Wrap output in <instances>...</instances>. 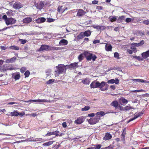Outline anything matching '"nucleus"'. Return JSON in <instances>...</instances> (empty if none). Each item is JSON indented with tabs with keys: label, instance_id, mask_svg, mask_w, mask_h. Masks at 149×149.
I'll list each match as a JSON object with an SVG mask.
<instances>
[{
	"label": "nucleus",
	"instance_id": "f257e3e1",
	"mask_svg": "<svg viewBox=\"0 0 149 149\" xmlns=\"http://www.w3.org/2000/svg\"><path fill=\"white\" fill-rule=\"evenodd\" d=\"M56 70L55 71V76H58L60 74L66 70L65 66L64 65L59 64L56 67Z\"/></svg>",
	"mask_w": 149,
	"mask_h": 149
},
{
	"label": "nucleus",
	"instance_id": "f03ea898",
	"mask_svg": "<svg viewBox=\"0 0 149 149\" xmlns=\"http://www.w3.org/2000/svg\"><path fill=\"white\" fill-rule=\"evenodd\" d=\"M106 82L102 81L101 83L98 81H94L91 84L90 86L91 88H102L106 84Z\"/></svg>",
	"mask_w": 149,
	"mask_h": 149
},
{
	"label": "nucleus",
	"instance_id": "7ed1b4c3",
	"mask_svg": "<svg viewBox=\"0 0 149 149\" xmlns=\"http://www.w3.org/2000/svg\"><path fill=\"white\" fill-rule=\"evenodd\" d=\"M83 54L85 56L86 60L88 61H91V60L93 61H95L97 58V57L95 55L88 51L84 52L83 53Z\"/></svg>",
	"mask_w": 149,
	"mask_h": 149
},
{
	"label": "nucleus",
	"instance_id": "20e7f679",
	"mask_svg": "<svg viewBox=\"0 0 149 149\" xmlns=\"http://www.w3.org/2000/svg\"><path fill=\"white\" fill-rule=\"evenodd\" d=\"M100 119V118L99 116H96L94 118H90L88 120V122L90 124H95L98 123Z\"/></svg>",
	"mask_w": 149,
	"mask_h": 149
},
{
	"label": "nucleus",
	"instance_id": "39448f33",
	"mask_svg": "<svg viewBox=\"0 0 149 149\" xmlns=\"http://www.w3.org/2000/svg\"><path fill=\"white\" fill-rule=\"evenodd\" d=\"M50 46L47 45H42L38 51L41 52L42 51H47L50 50Z\"/></svg>",
	"mask_w": 149,
	"mask_h": 149
},
{
	"label": "nucleus",
	"instance_id": "423d86ee",
	"mask_svg": "<svg viewBox=\"0 0 149 149\" xmlns=\"http://www.w3.org/2000/svg\"><path fill=\"white\" fill-rule=\"evenodd\" d=\"M16 20L15 19L12 17L8 18L6 20L5 22L7 25L13 24L16 22Z\"/></svg>",
	"mask_w": 149,
	"mask_h": 149
},
{
	"label": "nucleus",
	"instance_id": "0eeeda50",
	"mask_svg": "<svg viewBox=\"0 0 149 149\" xmlns=\"http://www.w3.org/2000/svg\"><path fill=\"white\" fill-rule=\"evenodd\" d=\"M67 8L64 6H59L58 7L57 9L58 13L62 14L65 10H67Z\"/></svg>",
	"mask_w": 149,
	"mask_h": 149
},
{
	"label": "nucleus",
	"instance_id": "6e6552de",
	"mask_svg": "<svg viewBox=\"0 0 149 149\" xmlns=\"http://www.w3.org/2000/svg\"><path fill=\"white\" fill-rule=\"evenodd\" d=\"M35 5L37 9L40 10L44 6V2L42 1H40L35 3Z\"/></svg>",
	"mask_w": 149,
	"mask_h": 149
},
{
	"label": "nucleus",
	"instance_id": "1a4fd4ad",
	"mask_svg": "<svg viewBox=\"0 0 149 149\" xmlns=\"http://www.w3.org/2000/svg\"><path fill=\"white\" fill-rule=\"evenodd\" d=\"M13 8L17 10L23 7L22 4L20 2H16L14 3L13 5Z\"/></svg>",
	"mask_w": 149,
	"mask_h": 149
},
{
	"label": "nucleus",
	"instance_id": "9d476101",
	"mask_svg": "<svg viewBox=\"0 0 149 149\" xmlns=\"http://www.w3.org/2000/svg\"><path fill=\"white\" fill-rule=\"evenodd\" d=\"M85 119V117L83 116H81L76 120L74 123L78 124H81L84 121Z\"/></svg>",
	"mask_w": 149,
	"mask_h": 149
},
{
	"label": "nucleus",
	"instance_id": "9b49d317",
	"mask_svg": "<svg viewBox=\"0 0 149 149\" xmlns=\"http://www.w3.org/2000/svg\"><path fill=\"white\" fill-rule=\"evenodd\" d=\"M35 102L37 103H40V102H48V101L45 99H38V100H31L29 101H26V102Z\"/></svg>",
	"mask_w": 149,
	"mask_h": 149
},
{
	"label": "nucleus",
	"instance_id": "f8f14e48",
	"mask_svg": "<svg viewBox=\"0 0 149 149\" xmlns=\"http://www.w3.org/2000/svg\"><path fill=\"white\" fill-rule=\"evenodd\" d=\"M86 13V12L84 10L81 9H78L77 15L79 17H80L84 15Z\"/></svg>",
	"mask_w": 149,
	"mask_h": 149
},
{
	"label": "nucleus",
	"instance_id": "ddd939ff",
	"mask_svg": "<svg viewBox=\"0 0 149 149\" xmlns=\"http://www.w3.org/2000/svg\"><path fill=\"white\" fill-rule=\"evenodd\" d=\"M78 62H74L68 65H66V66L70 69H74L78 67Z\"/></svg>",
	"mask_w": 149,
	"mask_h": 149
},
{
	"label": "nucleus",
	"instance_id": "4468645a",
	"mask_svg": "<svg viewBox=\"0 0 149 149\" xmlns=\"http://www.w3.org/2000/svg\"><path fill=\"white\" fill-rule=\"evenodd\" d=\"M119 82V80L118 79H116V80L113 79H111L108 80L107 83L108 84H113L115 83L116 84H118Z\"/></svg>",
	"mask_w": 149,
	"mask_h": 149
},
{
	"label": "nucleus",
	"instance_id": "2eb2a0df",
	"mask_svg": "<svg viewBox=\"0 0 149 149\" xmlns=\"http://www.w3.org/2000/svg\"><path fill=\"white\" fill-rule=\"evenodd\" d=\"M46 19L45 18L41 17L38 18L37 19H36L35 21L36 23L40 24L46 21Z\"/></svg>",
	"mask_w": 149,
	"mask_h": 149
},
{
	"label": "nucleus",
	"instance_id": "dca6fc26",
	"mask_svg": "<svg viewBox=\"0 0 149 149\" xmlns=\"http://www.w3.org/2000/svg\"><path fill=\"white\" fill-rule=\"evenodd\" d=\"M142 58H143V60L144 59L146 58L149 56V50L142 53L141 54Z\"/></svg>",
	"mask_w": 149,
	"mask_h": 149
},
{
	"label": "nucleus",
	"instance_id": "f3484780",
	"mask_svg": "<svg viewBox=\"0 0 149 149\" xmlns=\"http://www.w3.org/2000/svg\"><path fill=\"white\" fill-rule=\"evenodd\" d=\"M112 137V136L109 133L107 132L103 138V140H108L111 139Z\"/></svg>",
	"mask_w": 149,
	"mask_h": 149
},
{
	"label": "nucleus",
	"instance_id": "a211bd4d",
	"mask_svg": "<svg viewBox=\"0 0 149 149\" xmlns=\"http://www.w3.org/2000/svg\"><path fill=\"white\" fill-rule=\"evenodd\" d=\"M32 21V19L30 17H27L25 18L23 20V22L24 23H28Z\"/></svg>",
	"mask_w": 149,
	"mask_h": 149
},
{
	"label": "nucleus",
	"instance_id": "6ab92c4d",
	"mask_svg": "<svg viewBox=\"0 0 149 149\" xmlns=\"http://www.w3.org/2000/svg\"><path fill=\"white\" fill-rule=\"evenodd\" d=\"M84 36L88 37L91 34V32L90 30L86 31L84 32H82Z\"/></svg>",
	"mask_w": 149,
	"mask_h": 149
},
{
	"label": "nucleus",
	"instance_id": "aec40b11",
	"mask_svg": "<svg viewBox=\"0 0 149 149\" xmlns=\"http://www.w3.org/2000/svg\"><path fill=\"white\" fill-rule=\"evenodd\" d=\"M111 105L114 107L115 109H117L118 108V103L117 101H114L111 103Z\"/></svg>",
	"mask_w": 149,
	"mask_h": 149
},
{
	"label": "nucleus",
	"instance_id": "412c9836",
	"mask_svg": "<svg viewBox=\"0 0 149 149\" xmlns=\"http://www.w3.org/2000/svg\"><path fill=\"white\" fill-rule=\"evenodd\" d=\"M125 16L124 15H122L121 17H119L117 19V22L118 23H120L123 22L125 20Z\"/></svg>",
	"mask_w": 149,
	"mask_h": 149
},
{
	"label": "nucleus",
	"instance_id": "4be33fe9",
	"mask_svg": "<svg viewBox=\"0 0 149 149\" xmlns=\"http://www.w3.org/2000/svg\"><path fill=\"white\" fill-rule=\"evenodd\" d=\"M112 48V46L110 44H106L105 45V49L107 51H111Z\"/></svg>",
	"mask_w": 149,
	"mask_h": 149
},
{
	"label": "nucleus",
	"instance_id": "5701e85b",
	"mask_svg": "<svg viewBox=\"0 0 149 149\" xmlns=\"http://www.w3.org/2000/svg\"><path fill=\"white\" fill-rule=\"evenodd\" d=\"M104 115L105 113L103 111L98 112L95 113V115L97 116H99V117H102L104 116Z\"/></svg>",
	"mask_w": 149,
	"mask_h": 149
},
{
	"label": "nucleus",
	"instance_id": "b1692460",
	"mask_svg": "<svg viewBox=\"0 0 149 149\" xmlns=\"http://www.w3.org/2000/svg\"><path fill=\"white\" fill-rule=\"evenodd\" d=\"M68 42L67 40L64 39H62L60 41L59 44L61 45V44H63L64 45H66L68 44Z\"/></svg>",
	"mask_w": 149,
	"mask_h": 149
},
{
	"label": "nucleus",
	"instance_id": "393cba45",
	"mask_svg": "<svg viewBox=\"0 0 149 149\" xmlns=\"http://www.w3.org/2000/svg\"><path fill=\"white\" fill-rule=\"evenodd\" d=\"M84 37L83 33L81 32L77 36L76 39L77 40H80L83 38Z\"/></svg>",
	"mask_w": 149,
	"mask_h": 149
},
{
	"label": "nucleus",
	"instance_id": "a878e982",
	"mask_svg": "<svg viewBox=\"0 0 149 149\" xmlns=\"http://www.w3.org/2000/svg\"><path fill=\"white\" fill-rule=\"evenodd\" d=\"M109 19L110 21L111 22H113L115 21L116 20H117V16H114L113 17H110Z\"/></svg>",
	"mask_w": 149,
	"mask_h": 149
},
{
	"label": "nucleus",
	"instance_id": "bb28decb",
	"mask_svg": "<svg viewBox=\"0 0 149 149\" xmlns=\"http://www.w3.org/2000/svg\"><path fill=\"white\" fill-rule=\"evenodd\" d=\"M19 115V112L17 111H14L11 112V116H17Z\"/></svg>",
	"mask_w": 149,
	"mask_h": 149
},
{
	"label": "nucleus",
	"instance_id": "cd10ccee",
	"mask_svg": "<svg viewBox=\"0 0 149 149\" xmlns=\"http://www.w3.org/2000/svg\"><path fill=\"white\" fill-rule=\"evenodd\" d=\"M143 114V113H142L139 112L136 114H135L133 118L135 120L138 117L141 116Z\"/></svg>",
	"mask_w": 149,
	"mask_h": 149
},
{
	"label": "nucleus",
	"instance_id": "c85d7f7f",
	"mask_svg": "<svg viewBox=\"0 0 149 149\" xmlns=\"http://www.w3.org/2000/svg\"><path fill=\"white\" fill-rule=\"evenodd\" d=\"M20 77V74L19 73L15 74L13 77V78L16 80L19 79Z\"/></svg>",
	"mask_w": 149,
	"mask_h": 149
},
{
	"label": "nucleus",
	"instance_id": "c756f323",
	"mask_svg": "<svg viewBox=\"0 0 149 149\" xmlns=\"http://www.w3.org/2000/svg\"><path fill=\"white\" fill-rule=\"evenodd\" d=\"M145 43L144 41L142 40L139 43H135V45L136 46L138 47L141 46L143 45Z\"/></svg>",
	"mask_w": 149,
	"mask_h": 149
},
{
	"label": "nucleus",
	"instance_id": "7c9ffc66",
	"mask_svg": "<svg viewBox=\"0 0 149 149\" xmlns=\"http://www.w3.org/2000/svg\"><path fill=\"white\" fill-rule=\"evenodd\" d=\"M132 56L134 58L137 59L139 61H143V58H142L141 57H140L139 56Z\"/></svg>",
	"mask_w": 149,
	"mask_h": 149
},
{
	"label": "nucleus",
	"instance_id": "2f4dec72",
	"mask_svg": "<svg viewBox=\"0 0 149 149\" xmlns=\"http://www.w3.org/2000/svg\"><path fill=\"white\" fill-rule=\"evenodd\" d=\"M101 145L100 144H98L95 145L93 147H90L91 148L93 149H100L101 147Z\"/></svg>",
	"mask_w": 149,
	"mask_h": 149
},
{
	"label": "nucleus",
	"instance_id": "473e14b6",
	"mask_svg": "<svg viewBox=\"0 0 149 149\" xmlns=\"http://www.w3.org/2000/svg\"><path fill=\"white\" fill-rule=\"evenodd\" d=\"M82 82L84 84H88L89 83V81L88 80L87 78L82 80Z\"/></svg>",
	"mask_w": 149,
	"mask_h": 149
},
{
	"label": "nucleus",
	"instance_id": "72a5a7b5",
	"mask_svg": "<svg viewBox=\"0 0 149 149\" xmlns=\"http://www.w3.org/2000/svg\"><path fill=\"white\" fill-rule=\"evenodd\" d=\"M9 48L11 49L15 50H19V48L18 47L15 45L10 46Z\"/></svg>",
	"mask_w": 149,
	"mask_h": 149
},
{
	"label": "nucleus",
	"instance_id": "f704fd0d",
	"mask_svg": "<svg viewBox=\"0 0 149 149\" xmlns=\"http://www.w3.org/2000/svg\"><path fill=\"white\" fill-rule=\"evenodd\" d=\"M53 143V141H49V142L44 143L43 145L44 146H48L52 144Z\"/></svg>",
	"mask_w": 149,
	"mask_h": 149
},
{
	"label": "nucleus",
	"instance_id": "c9c22d12",
	"mask_svg": "<svg viewBox=\"0 0 149 149\" xmlns=\"http://www.w3.org/2000/svg\"><path fill=\"white\" fill-rule=\"evenodd\" d=\"M132 80L135 82H141V83L144 82L143 80L140 79H133Z\"/></svg>",
	"mask_w": 149,
	"mask_h": 149
},
{
	"label": "nucleus",
	"instance_id": "e433bc0d",
	"mask_svg": "<svg viewBox=\"0 0 149 149\" xmlns=\"http://www.w3.org/2000/svg\"><path fill=\"white\" fill-rule=\"evenodd\" d=\"M90 109L89 106H85L84 108H82L81 109L82 111H86Z\"/></svg>",
	"mask_w": 149,
	"mask_h": 149
},
{
	"label": "nucleus",
	"instance_id": "4c0bfd02",
	"mask_svg": "<svg viewBox=\"0 0 149 149\" xmlns=\"http://www.w3.org/2000/svg\"><path fill=\"white\" fill-rule=\"evenodd\" d=\"M30 74V72L29 70L26 71L24 73V75L25 77H28Z\"/></svg>",
	"mask_w": 149,
	"mask_h": 149
},
{
	"label": "nucleus",
	"instance_id": "58836bf2",
	"mask_svg": "<svg viewBox=\"0 0 149 149\" xmlns=\"http://www.w3.org/2000/svg\"><path fill=\"white\" fill-rule=\"evenodd\" d=\"M61 47H50V50H61Z\"/></svg>",
	"mask_w": 149,
	"mask_h": 149
},
{
	"label": "nucleus",
	"instance_id": "ea45409f",
	"mask_svg": "<svg viewBox=\"0 0 149 149\" xmlns=\"http://www.w3.org/2000/svg\"><path fill=\"white\" fill-rule=\"evenodd\" d=\"M135 46V45L134 46L132 45V46L131 47V49L133 52L135 53L136 52V47Z\"/></svg>",
	"mask_w": 149,
	"mask_h": 149
},
{
	"label": "nucleus",
	"instance_id": "a19ab883",
	"mask_svg": "<svg viewBox=\"0 0 149 149\" xmlns=\"http://www.w3.org/2000/svg\"><path fill=\"white\" fill-rule=\"evenodd\" d=\"M121 101L123 104H127L128 102V101L126 99L124 98H122L121 100Z\"/></svg>",
	"mask_w": 149,
	"mask_h": 149
},
{
	"label": "nucleus",
	"instance_id": "79ce46f5",
	"mask_svg": "<svg viewBox=\"0 0 149 149\" xmlns=\"http://www.w3.org/2000/svg\"><path fill=\"white\" fill-rule=\"evenodd\" d=\"M47 22H52L55 21V19L53 18H47Z\"/></svg>",
	"mask_w": 149,
	"mask_h": 149
},
{
	"label": "nucleus",
	"instance_id": "37998d69",
	"mask_svg": "<svg viewBox=\"0 0 149 149\" xmlns=\"http://www.w3.org/2000/svg\"><path fill=\"white\" fill-rule=\"evenodd\" d=\"M83 54H81L78 56V59L79 61H81L83 59Z\"/></svg>",
	"mask_w": 149,
	"mask_h": 149
},
{
	"label": "nucleus",
	"instance_id": "c03bdc74",
	"mask_svg": "<svg viewBox=\"0 0 149 149\" xmlns=\"http://www.w3.org/2000/svg\"><path fill=\"white\" fill-rule=\"evenodd\" d=\"M125 111H128L132 109L130 106H127L125 107Z\"/></svg>",
	"mask_w": 149,
	"mask_h": 149
},
{
	"label": "nucleus",
	"instance_id": "a18cd8bd",
	"mask_svg": "<svg viewBox=\"0 0 149 149\" xmlns=\"http://www.w3.org/2000/svg\"><path fill=\"white\" fill-rule=\"evenodd\" d=\"M19 41L22 44H24L25 43H26V40L21 39H19Z\"/></svg>",
	"mask_w": 149,
	"mask_h": 149
},
{
	"label": "nucleus",
	"instance_id": "49530a36",
	"mask_svg": "<svg viewBox=\"0 0 149 149\" xmlns=\"http://www.w3.org/2000/svg\"><path fill=\"white\" fill-rule=\"evenodd\" d=\"M14 68H13V66H11L10 68H8L7 69H5L4 70L3 69H2V70H1V72L3 71H6L7 70H14Z\"/></svg>",
	"mask_w": 149,
	"mask_h": 149
},
{
	"label": "nucleus",
	"instance_id": "de8ad7c7",
	"mask_svg": "<svg viewBox=\"0 0 149 149\" xmlns=\"http://www.w3.org/2000/svg\"><path fill=\"white\" fill-rule=\"evenodd\" d=\"M54 81V79H49L48 81H47L46 82V84H52V83H53Z\"/></svg>",
	"mask_w": 149,
	"mask_h": 149
},
{
	"label": "nucleus",
	"instance_id": "09e8293b",
	"mask_svg": "<svg viewBox=\"0 0 149 149\" xmlns=\"http://www.w3.org/2000/svg\"><path fill=\"white\" fill-rule=\"evenodd\" d=\"M53 135H56V136H57L59 135V132L58 130L56 131L53 132Z\"/></svg>",
	"mask_w": 149,
	"mask_h": 149
},
{
	"label": "nucleus",
	"instance_id": "8fccbe9b",
	"mask_svg": "<svg viewBox=\"0 0 149 149\" xmlns=\"http://www.w3.org/2000/svg\"><path fill=\"white\" fill-rule=\"evenodd\" d=\"M126 128H125L123 130V132L121 134V136H125L126 134Z\"/></svg>",
	"mask_w": 149,
	"mask_h": 149
},
{
	"label": "nucleus",
	"instance_id": "3c124183",
	"mask_svg": "<svg viewBox=\"0 0 149 149\" xmlns=\"http://www.w3.org/2000/svg\"><path fill=\"white\" fill-rule=\"evenodd\" d=\"M114 57L115 58H117V59H119V57L118 53V52H115L114 53Z\"/></svg>",
	"mask_w": 149,
	"mask_h": 149
},
{
	"label": "nucleus",
	"instance_id": "603ef678",
	"mask_svg": "<svg viewBox=\"0 0 149 149\" xmlns=\"http://www.w3.org/2000/svg\"><path fill=\"white\" fill-rule=\"evenodd\" d=\"M26 70V68L25 67H22L20 69V72L22 73H23Z\"/></svg>",
	"mask_w": 149,
	"mask_h": 149
},
{
	"label": "nucleus",
	"instance_id": "864d4df0",
	"mask_svg": "<svg viewBox=\"0 0 149 149\" xmlns=\"http://www.w3.org/2000/svg\"><path fill=\"white\" fill-rule=\"evenodd\" d=\"M132 20L131 18H127L125 19V22L127 23H129L131 22Z\"/></svg>",
	"mask_w": 149,
	"mask_h": 149
},
{
	"label": "nucleus",
	"instance_id": "5fc2aeb1",
	"mask_svg": "<svg viewBox=\"0 0 149 149\" xmlns=\"http://www.w3.org/2000/svg\"><path fill=\"white\" fill-rule=\"evenodd\" d=\"M100 26H97L95 25H93V27L95 29H96L97 30H99V29H100Z\"/></svg>",
	"mask_w": 149,
	"mask_h": 149
},
{
	"label": "nucleus",
	"instance_id": "6e6d98bb",
	"mask_svg": "<svg viewBox=\"0 0 149 149\" xmlns=\"http://www.w3.org/2000/svg\"><path fill=\"white\" fill-rule=\"evenodd\" d=\"M143 24L146 25H148L149 24V20H144L143 22Z\"/></svg>",
	"mask_w": 149,
	"mask_h": 149
},
{
	"label": "nucleus",
	"instance_id": "4d7b16f0",
	"mask_svg": "<svg viewBox=\"0 0 149 149\" xmlns=\"http://www.w3.org/2000/svg\"><path fill=\"white\" fill-rule=\"evenodd\" d=\"M16 59V58L15 57H13L10 59V61L11 63H13L15 61V60Z\"/></svg>",
	"mask_w": 149,
	"mask_h": 149
},
{
	"label": "nucleus",
	"instance_id": "13d9d810",
	"mask_svg": "<svg viewBox=\"0 0 149 149\" xmlns=\"http://www.w3.org/2000/svg\"><path fill=\"white\" fill-rule=\"evenodd\" d=\"M53 132H49L48 133H47L46 135H45V136H51V135H53Z\"/></svg>",
	"mask_w": 149,
	"mask_h": 149
},
{
	"label": "nucleus",
	"instance_id": "bf43d9fd",
	"mask_svg": "<svg viewBox=\"0 0 149 149\" xmlns=\"http://www.w3.org/2000/svg\"><path fill=\"white\" fill-rule=\"evenodd\" d=\"M62 125L64 128H66L67 126V124L65 122H63L62 124Z\"/></svg>",
	"mask_w": 149,
	"mask_h": 149
},
{
	"label": "nucleus",
	"instance_id": "052dcab7",
	"mask_svg": "<svg viewBox=\"0 0 149 149\" xmlns=\"http://www.w3.org/2000/svg\"><path fill=\"white\" fill-rule=\"evenodd\" d=\"M100 42V40H95L93 41V43L94 44H96L99 43Z\"/></svg>",
	"mask_w": 149,
	"mask_h": 149
},
{
	"label": "nucleus",
	"instance_id": "680f3d73",
	"mask_svg": "<svg viewBox=\"0 0 149 149\" xmlns=\"http://www.w3.org/2000/svg\"><path fill=\"white\" fill-rule=\"evenodd\" d=\"M105 27L103 26H100L99 30H103L105 29Z\"/></svg>",
	"mask_w": 149,
	"mask_h": 149
},
{
	"label": "nucleus",
	"instance_id": "e2e57ef3",
	"mask_svg": "<svg viewBox=\"0 0 149 149\" xmlns=\"http://www.w3.org/2000/svg\"><path fill=\"white\" fill-rule=\"evenodd\" d=\"M98 3V1L96 0H94L92 1V3L94 4H97Z\"/></svg>",
	"mask_w": 149,
	"mask_h": 149
},
{
	"label": "nucleus",
	"instance_id": "0e129e2a",
	"mask_svg": "<svg viewBox=\"0 0 149 149\" xmlns=\"http://www.w3.org/2000/svg\"><path fill=\"white\" fill-rule=\"evenodd\" d=\"M103 7L102 6H97L96 9L100 10H102V9Z\"/></svg>",
	"mask_w": 149,
	"mask_h": 149
},
{
	"label": "nucleus",
	"instance_id": "69168bd1",
	"mask_svg": "<svg viewBox=\"0 0 149 149\" xmlns=\"http://www.w3.org/2000/svg\"><path fill=\"white\" fill-rule=\"evenodd\" d=\"M89 41V39L88 38H85L83 42H86Z\"/></svg>",
	"mask_w": 149,
	"mask_h": 149
},
{
	"label": "nucleus",
	"instance_id": "338daca9",
	"mask_svg": "<svg viewBox=\"0 0 149 149\" xmlns=\"http://www.w3.org/2000/svg\"><path fill=\"white\" fill-rule=\"evenodd\" d=\"M95 116V113H93L88 114V116L89 117H93Z\"/></svg>",
	"mask_w": 149,
	"mask_h": 149
},
{
	"label": "nucleus",
	"instance_id": "774afa93",
	"mask_svg": "<svg viewBox=\"0 0 149 149\" xmlns=\"http://www.w3.org/2000/svg\"><path fill=\"white\" fill-rule=\"evenodd\" d=\"M2 18L5 21L8 18H7V15H5L3 16Z\"/></svg>",
	"mask_w": 149,
	"mask_h": 149
}]
</instances>
